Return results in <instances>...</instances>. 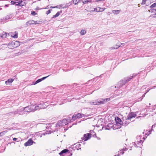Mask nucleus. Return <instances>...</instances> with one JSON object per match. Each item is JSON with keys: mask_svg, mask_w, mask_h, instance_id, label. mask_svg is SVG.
<instances>
[{"mask_svg": "<svg viewBox=\"0 0 156 156\" xmlns=\"http://www.w3.org/2000/svg\"><path fill=\"white\" fill-rule=\"evenodd\" d=\"M7 36V34L5 32H3L2 34L0 35V37L4 38Z\"/></svg>", "mask_w": 156, "mask_h": 156, "instance_id": "f3484780", "label": "nucleus"}, {"mask_svg": "<svg viewBox=\"0 0 156 156\" xmlns=\"http://www.w3.org/2000/svg\"><path fill=\"white\" fill-rule=\"evenodd\" d=\"M51 12V10L50 9V10H49L48 11H47L46 12V13L47 14H48L49 13H50Z\"/></svg>", "mask_w": 156, "mask_h": 156, "instance_id": "a19ab883", "label": "nucleus"}, {"mask_svg": "<svg viewBox=\"0 0 156 156\" xmlns=\"http://www.w3.org/2000/svg\"><path fill=\"white\" fill-rule=\"evenodd\" d=\"M86 32V30H82L80 32V34L81 35H84Z\"/></svg>", "mask_w": 156, "mask_h": 156, "instance_id": "c85d7f7f", "label": "nucleus"}, {"mask_svg": "<svg viewBox=\"0 0 156 156\" xmlns=\"http://www.w3.org/2000/svg\"><path fill=\"white\" fill-rule=\"evenodd\" d=\"M155 87H156V86H154L153 87H151V88H150L149 89H148L146 91V94L147 92H148L151 89H152L153 88H155Z\"/></svg>", "mask_w": 156, "mask_h": 156, "instance_id": "2f4dec72", "label": "nucleus"}, {"mask_svg": "<svg viewBox=\"0 0 156 156\" xmlns=\"http://www.w3.org/2000/svg\"><path fill=\"white\" fill-rule=\"evenodd\" d=\"M122 44H123L121 43V44H120L119 43H117L116 45L113 46V47L112 48V49H117L119 47L121 46V45Z\"/></svg>", "mask_w": 156, "mask_h": 156, "instance_id": "9b49d317", "label": "nucleus"}, {"mask_svg": "<svg viewBox=\"0 0 156 156\" xmlns=\"http://www.w3.org/2000/svg\"><path fill=\"white\" fill-rule=\"evenodd\" d=\"M109 98H107L104 99H102L100 101H93L90 102V104L92 105H99L100 104H104L105 102L107 101H109Z\"/></svg>", "mask_w": 156, "mask_h": 156, "instance_id": "f03ea898", "label": "nucleus"}, {"mask_svg": "<svg viewBox=\"0 0 156 156\" xmlns=\"http://www.w3.org/2000/svg\"><path fill=\"white\" fill-rule=\"evenodd\" d=\"M17 140V139L16 138H14L13 139V140L14 141H16Z\"/></svg>", "mask_w": 156, "mask_h": 156, "instance_id": "c03bdc74", "label": "nucleus"}, {"mask_svg": "<svg viewBox=\"0 0 156 156\" xmlns=\"http://www.w3.org/2000/svg\"><path fill=\"white\" fill-rule=\"evenodd\" d=\"M148 11H149V12H150V10H148Z\"/></svg>", "mask_w": 156, "mask_h": 156, "instance_id": "680f3d73", "label": "nucleus"}, {"mask_svg": "<svg viewBox=\"0 0 156 156\" xmlns=\"http://www.w3.org/2000/svg\"><path fill=\"white\" fill-rule=\"evenodd\" d=\"M63 122L62 121H59L56 124V126L59 127L60 126L63 125Z\"/></svg>", "mask_w": 156, "mask_h": 156, "instance_id": "a211bd4d", "label": "nucleus"}, {"mask_svg": "<svg viewBox=\"0 0 156 156\" xmlns=\"http://www.w3.org/2000/svg\"><path fill=\"white\" fill-rule=\"evenodd\" d=\"M138 6L139 7H140V4H138Z\"/></svg>", "mask_w": 156, "mask_h": 156, "instance_id": "603ef678", "label": "nucleus"}, {"mask_svg": "<svg viewBox=\"0 0 156 156\" xmlns=\"http://www.w3.org/2000/svg\"><path fill=\"white\" fill-rule=\"evenodd\" d=\"M133 77V76H131L130 77L127 78V79H124V80H123V85L125 83L128 82L131 79H132ZM122 84L121 85H120L119 86V87H121L122 86Z\"/></svg>", "mask_w": 156, "mask_h": 156, "instance_id": "0eeeda50", "label": "nucleus"}, {"mask_svg": "<svg viewBox=\"0 0 156 156\" xmlns=\"http://www.w3.org/2000/svg\"><path fill=\"white\" fill-rule=\"evenodd\" d=\"M82 115H84L83 114H82L80 113H78L76 115V118H80L82 117Z\"/></svg>", "mask_w": 156, "mask_h": 156, "instance_id": "393cba45", "label": "nucleus"}, {"mask_svg": "<svg viewBox=\"0 0 156 156\" xmlns=\"http://www.w3.org/2000/svg\"><path fill=\"white\" fill-rule=\"evenodd\" d=\"M129 120H128V119L127 120V119H126V120L124 122L125 123V124H127L128 122V123L130 121H129Z\"/></svg>", "mask_w": 156, "mask_h": 156, "instance_id": "72a5a7b5", "label": "nucleus"}, {"mask_svg": "<svg viewBox=\"0 0 156 156\" xmlns=\"http://www.w3.org/2000/svg\"><path fill=\"white\" fill-rule=\"evenodd\" d=\"M103 9V8H101L100 12H102L104 11V9Z\"/></svg>", "mask_w": 156, "mask_h": 156, "instance_id": "37998d69", "label": "nucleus"}, {"mask_svg": "<svg viewBox=\"0 0 156 156\" xmlns=\"http://www.w3.org/2000/svg\"><path fill=\"white\" fill-rule=\"evenodd\" d=\"M37 83H36V81L35 82H33V83H32V85H35Z\"/></svg>", "mask_w": 156, "mask_h": 156, "instance_id": "a18cd8bd", "label": "nucleus"}, {"mask_svg": "<svg viewBox=\"0 0 156 156\" xmlns=\"http://www.w3.org/2000/svg\"><path fill=\"white\" fill-rule=\"evenodd\" d=\"M34 105L29 106L26 107L24 108L22 107H20L16 111L14 112V114H19L22 115L23 114V111H24L25 112H34Z\"/></svg>", "mask_w": 156, "mask_h": 156, "instance_id": "f257e3e1", "label": "nucleus"}, {"mask_svg": "<svg viewBox=\"0 0 156 156\" xmlns=\"http://www.w3.org/2000/svg\"><path fill=\"white\" fill-rule=\"evenodd\" d=\"M150 8H152V9L155 10V8H156V3H154L152 4Z\"/></svg>", "mask_w": 156, "mask_h": 156, "instance_id": "4be33fe9", "label": "nucleus"}, {"mask_svg": "<svg viewBox=\"0 0 156 156\" xmlns=\"http://www.w3.org/2000/svg\"><path fill=\"white\" fill-rule=\"evenodd\" d=\"M149 133H148V135H149V134L151 133V132L150 131H149Z\"/></svg>", "mask_w": 156, "mask_h": 156, "instance_id": "864d4df0", "label": "nucleus"}, {"mask_svg": "<svg viewBox=\"0 0 156 156\" xmlns=\"http://www.w3.org/2000/svg\"><path fill=\"white\" fill-rule=\"evenodd\" d=\"M14 80V79H9L7 81L5 82V83L6 85H8V83H11Z\"/></svg>", "mask_w": 156, "mask_h": 156, "instance_id": "4468645a", "label": "nucleus"}, {"mask_svg": "<svg viewBox=\"0 0 156 156\" xmlns=\"http://www.w3.org/2000/svg\"><path fill=\"white\" fill-rule=\"evenodd\" d=\"M60 6H61V5L60 6H55V7H52V6H51L50 7V8H59V7Z\"/></svg>", "mask_w": 156, "mask_h": 156, "instance_id": "e433bc0d", "label": "nucleus"}, {"mask_svg": "<svg viewBox=\"0 0 156 156\" xmlns=\"http://www.w3.org/2000/svg\"><path fill=\"white\" fill-rule=\"evenodd\" d=\"M122 82H121V81H120L119 83L120 84H121V83Z\"/></svg>", "mask_w": 156, "mask_h": 156, "instance_id": "5fc2aeb1", "label": "nucleus"}, {"mask_svg": "<svg viewBox=\"0 0 156 156\" xmlns=\"http://www.w3.org/2000/svg\"><path fill=\"white\" fill-rule=\"evenodd\" d=\"M6 132H7V131H4V132H1V133H0V134H1V133H4V132H5V133H6Z\"/></svg>", "mask_w": 156, "mask_h": 156, "instance_id": "3c124183", "label": "nucleus"}, {"mask_svg": "<svg viewBox=\"0 0 156 156\" xmlns=\"http://www.w3.org/2000/svg\"><path fill=\"white\" fill-rule=\"evenodd\" d=\"M136 114L133 112H131L127 116V120H130L133 117L136 116Z\"/></svg>", "mask_w": 156, "mask_h": 156, "instance_id": "39448f33", "label": "nucleus"}, {"mask_svg": "<svg viewBox=\"0 0 156 156\" xmlns=\"http://www.w3.org/2000/svg\"><path fill=\"white\" fill-rule=\"evenodd\" d=\"M12 17V16L11 14L7 15L5 17V19H4V18L2 20V21H3V22L5 21V20H7L9 19H10Z\"/></svg>", "mask_w": 156, "mask_h": 156, "instance_id": "ddd939ff", "label": "nucleus"}, {"mask_svg": "<svg viewBox=\"0 0 156 156\" xmlns=\"http://www.w3.org/2000/svg\"><path fill=\"white\" fill-rule=\"evenodd\" d=\"M146 94V93H145V94H143L142 96V98L140 99V101H141L142 100V99H143V97H144L145 96V94Z\"/></svg>", "mask_w": 156, "mask_h": 156, "instance_id": "79ce46f5", "label": "nucleus"}, {"mask_svg": "<svg viewBox=\"0 0 156 156\" xmlns=\"http://www.w3.org/2000/svg\"><path fill=\"white\" fill-rule=\"evenodd\" d=\"M127 150V149L125 148H123V149H122L121 151H120V154H123L124 153V152L123 151H126Z\"/></svg>", "mask_w": 156, "mask_h": 156, "instance_id": "a878e982", "label": "nucleus"}, {"mask_svg": "<svg viewBox=\"0 0 156 156\" xmlns=\"http://www.w3.org/2000/svg\"><path fill=\"white\" fill-rule=\"evenodd\" d=\"M120 153H119L118 154V155L119 156V155H120Z\"/></svg>", "mask_w": 156, "mask_h": 156, "instance_id": "6e6d98bb", "label": "nucleus"}, {"mask_svg": "<svg viewBox=\"0 0 156 156\" xmlns=\"http://www.w3.org/2000/svg\"><path fill=\"white\" fill-rule=\"evenodd\" d=\"M154 125H153L152 126V128H153V127H154Z\"/></svg>", "mask_w": 156, "mask_h": 156, "instance_id": "4d7b16f0", "label": "nucleus"}, {"mask_svg": "<svg viewBox=\"0 0 156 156\" xmlns=\"http://www.w3.org/2000/svg\"><path fill=\"white\" fill-rule=\"evenodd\" d=\"M112 12L113 13L115 14H117L119 13L120 11L119 10H113Z\"/></svg>", "mask_w": 156, "mask_h": 156, "instance_id": "5701e85b", "label": "nucleus"}, {"mask_svg": "<svg viewBox=\"0 0 156 156\" xmlns=\"http://www.w3.org/2000/svg\"><path fill=\"white\" fill-rule=\"evenodd\" d=\"M59 15H60L59 12H57V13L55 15H54L53 16V17H52V18H55V17H57Z\"/></svg>", "mask_w": 156, "mask_h": 156, "instance_id": "7c9ffc66", "label": "nucleus"}, {"mask_svg": "<svg viewBox=\"0 0 156 156\" xmlns=\"http://www.w3.org/2000/svg\"><path fill=\"white\" fill-rule=\"evenodd\" d=\"M15 1L16 5L20 6H23V4H22L23 1L22 0H16Z\"/></svg>", "mask_w": 156, "mask_h": 156, "instance_id": "6e6552de", "label": "nucleus"}, {"mask_svg": "<svg viewBox=\"0 0 156 156\" xmlns=\"http://www.w3.org/2000/svg\"><path fill=\"white\" fill-rule=\"evenodd\" d=\"M11 4H12V5L15 4L16 5V3H15V0L14 1H12L11 2Z\"/></svg>", "mask_w": 156, "mask_h": 156, "instance_id": "ea45409f", "label": "nucleus"}, {"mask_svg": "<svg viewBox=\"0 0 156 156\" xmlns=\"http://www.w3.org/2000/svg\"><path fill=\"white\" fill-rule=\"evenodd\" d=\"M38 105L39 106V108H40V109L42 108L44 109L45 108V107H44V103L43 102H42L40 104Z\"/></svg>", "mask_w": 156, "mask_h": 156, "instance_id": "aec40b11", "label": "nucleus"}, {"mask_svg": "<svg viewBox=\"0 0 156 156\" xmlns=\"http://www.w3.org/2000/svg\"><path fill=\"white\" fill-rule=\"evenodd\" d=\"M31 14L34 16H35L37 14V13L35 11H33L31 12Z\"/></svg>", "mask_w": 156, "mask_h": 156, "instance_id": "c9c22d12", "label": "nucleus"}, {"mask_svg": "<svg viewBox=\"0 0 156 156\" xmlns=\"http://www.w3.org/2000/svg\"><path fill=\"white\" fill-rule=\"evenodd\" d=\"M49 76V75H48V76H47L44 77H43L41 79H39L38 80H37L36 81V83H39L42 80L45 79L46 78L48 77Z\"/></svg>", "mask_w": 156, "mask_h": 156, "instance_id": "dca6fc26", "label": "nucleus"}, {"mask_svg": "<svg viewBox=\"0 0 156 156\" xmlns=\"http://www.w3.org/2000/svg\"><path fill=\"white\" fill-rule=\"evenodd\" d=\"M20 45V43L18 41H13L8 44V48H15L18 47Z\"/></svg>", "mask_w": 156, "mask_h": 156, "instance_id": "7ed1b4c3", "label": "nucleus"}, {"mask_svg": "<svg viewBox=\"0 0 156 156\" xmlns=\"http://www.w3.org/2000/svg\"><path fill=\"white\" fill-rule=\"evenodd\" d=\"M76 117V115H73V116H72V119H73V120H75L76 118H77Z\"/></svg>", "mask_w": 156, "mask_h": 156, "instance_id": "473e14b6", "label": "nucleus"}, {"mask_svg": "<svg viewBox=\"0 0 156 156\" xmlns=\"http://www.w3.org/2000/svg\"><path fill=\"white\" fill-rule=\"evenodd\" d=\"M132 144L133 145H134L136 146L137 147V144H136V142H133L132 143Z\"/></svg>", "mask_w": 156, "mask_h": 156, "instance_id": "58836bf2", "label": "nucleus"}, {"mask_svg": "<svg viewBox=\"0 0 156 156\" xmlns=\"http://www.w3.org/2000/svg\"><path fill=\"white\" fill-rule=\"evenodd\" d=\"M105 0H97L96 2H98L101 1H104Z\"/></svg>", "mask_w": 156, "mask_h": 156, "instance_id": "8fccbe9b", "label": "nucleus"}, {"mask_svg": "<svg viewBox=\"0 0 156 156\" xmlns=\"http://www.w3.org/2000/svg\"><path fill=\"white\" fill-rule=\"evenodd\" d=\"M146 1L147 0H143L142 2L141 3V5H143L145 4L146 3Z\"/></svg>", "mask_w": 156, "mask_h": 156, "instance_id": "f704fd0d", "label": "nucleus"}, {"mask_svg": "<svg viewBox=\"0 0 156 156\" xmlns=\"http://www.w3.org/2000/svg\"><path fill=\"white\" fill-rule=\"evenodd\" d=\"M38 23L37 21H34V23L35 24H38Z\"/></svg>", "mask_w": 156, "mask_h": 156, "instance_id": "49530a36", "label": "nucleus"}, {"mask_svg": "<svg viewBox=\"0 0 156 156\" xmlns=\"http://www.w3.org/2000/svg\"><path fill=\"white\" fill-rule=\"evenodd\" d=\"M33 141L29 139L25 143L24 145L26 146L32 145L33 144Z\"/></svg>", "mask_w": 156, "mask_h": 156, "instance_id": "1a4fd4ad", "label": "nucleus"}, {"mask_svg": "<svg viewBox=\"0 0 156 156\" xmlns=\"http://www.w3.org/2000/svg\"><path fill=\"white\" fill-rule=\"evenodd\" d=\"M91 0H83V3L84 4H86L88 2H90Z\"/></svg>", "mask_w": 156, "mask_h": 156, "instance_id": "cd10ccee", "label": "nucleus"}, {"mask_svg": "<svg viewBox=\"0 0 156 156\" xmlns=\"http://www.w3.org/2000/svg\"><path fill=\"white\" fill-rule=\"evenodd\" d=\"M80 0H73V3L74 4H76L80 2Z\"/></svg>", "mask_w": 156, "mask_h": 156, "instance_id": "c756f323", "label": "nucleus"}, {"mask_svg": "<svg viewBox=\"0 0 156 156\" xmlns=\"http://www.w3.org/2000/svg\"><path fill=\"white\" fill-rule=\"evenodd\" d=\"M101 9V8L99 7H96L94 9V11H96V12H100Z\"/></svg>", "mask_w": 156, "mask_h": 156, "instance_id": "bb28decb", "label": "nucleus"}, {"mask_svg": "<svg viewBox=\"0 0 156 156\" xmlns=\"http://www.w3.org/2000/svg\"><path fill=\"white\" fill-rule=\"evenodd\" d=\"M91 137V134L89 133H87L84 135L82 139L84 141L87 140L89 139Z\"/></svg>", "mask_w": 156, "mask_h": 156, "instance_id": "423d86ee", "label": "nucleus"}, {"mask_svg": "<svg viewBox=\"0 0 156 156\" xmlns=\"http://www.w3.org/2000/svg\"><path fill=\"white\" fill-rule=\"evenodd\" d=\"M141 136H137L136 137L137 141L136 142L137 143V147H140L141 144L142 143V140H141Z\"/></svg>", "mask_w": 156, "mask_h": 156, "instance_id": "20e7f679", "label": "nucleus"}, {"mask_svg": "<svg viewBox=\"0 0 156 156\" xmlns=\"http://www.w3.org/2000/svg\"><path fill=\"white\" fill-rule=\"evenodd\" d=\"M16 54H17V55H20L21 54V53L20 52H19L18 53Z\"/></svg>", "mask_w": 156, "mask_h": 156, "instance_id": "09e8293b", "label": "nucleus"}, {"mask_svg": "<svg viewBox=\"0 0 156 156\" xmlns=\"http://www.w3.org/2000/svg\"><path fill=\"white\" fill-rule=\"evenodd\" d=\"M154 125H153L152 126V128H153V127H154Z\"/></svg>", "mask_w": 156, "mask_h": 156, "instance_id": "13d9d810", "label": "nucleus"}, {"mask_svg": "<svg viewBox=\"0 0 156 156\" xmlns=\"http://www.w3.org/2000/svg\"><path fill=\"white\" fill-rule=\"evenodd\" d=\"M155 11H156V8H155Z\"/></svg>", "mask_w": 156, "mask_h": 156, "instance_id": "bf43d9fd", "label": "nucleus"}, {"mask_svg": "<svg viewBox=\"0 0 156 156\" xmlns=\"http://www.w3.org/2000/svg\"><path fill=\"white\" fill-rule=\"evenodd\" d=\"M34 23V21L33 20H30L26 23V25L27 26H28L31 25L33 24Z\"/></svg>", "mask_w": 156, "mask_h": 156, "instance_id": "9d476101", "label": "nucleus"}, {"mask_svg": "<svg viewBox=\"0 0 156 156\" xmlns=\"http://www.w3.org/2000/svg\"><path fill=\"white\" fill-rule=\"evenodd\" d=\"M150 16L151 17H156V14H152V15H151Z\"/></svg>", "mask_w": 156, "mask_h": 156, "instance_id": "4c0bfd02", "label": "nucleus"}, {"mask_svg": "<svg viewBox=\"0 0 156 156\" xmlns=\"http://www.w3.org/2000/svg\"><path fill=\"white\" fill-rule=\"evenodd\" d=\"M68 119H63L62 120V121L63 122V125H66V124H68L69 123Z\"/></svg>", "mask_w": 156, "mask_h": 156, "instance_id": "6ab92c4d", "label": "nucleus"}, {"mask_svg": "<svg viewBox=\"0 0 156 156\" xmlns=\"http://www.w3.org/2000/svg\"><path fill=\"white\" fill-rule=\"evenodd\" d=\"M115 121L117 124H121L122 123V121L121 119L117 117L116 119H115Z\"/></svg>", "mask_w": 156, "mask_h": 156, "instance_id": "2eb2a0df", "label": "nucleus"}, {"mask_svg": "<svg viewBox=\"0 0 156 156\" xmlns=\"http://www.w3.org/2000/svg\"><path fill=\"white\" fill-rule=\"evenodd\" d=\"M17 33L15 32L13 34H12L11 35V36L12 37H13L14 38H16L17 37Z\"/></svg>", "mask_w": 156, "mask_h": 156, "instance_id": "412c9836", "label": "nucleus"}, {"mask_svg": "<svg viewBox=\"0 0 156 156\" xmlns=\"http://www.w3.org/2000/svg\"><path fill=\"white\" fill-rule=\"evenodd\" d=\"M72 154H71V156L72 155Z\"/></svg>", "mask_w": 156, "mask_h": 156, "instance_id": "052dcab7", "label": "nucleus"}, {"mask_svg": "<svg viewBox=\"0 0 156 156\" xmlns=\"http://www.w3.org/2000/svg\"><path fill=\"white\" fill-rule=\"evenodd\" d=\"M45 135V134L44 133H43L41 134V135L40 136V137H41L42 136H44V135Z\"/></svg>", "mask_w": 156, "mask_h": 156, "instance_id": "de8ad7c7", "label": "nucleus"}, {"mask_svg": "<svg viewBox=\"0 0 156 156\" xmlns=\"http://www.w3.org/2000/svg\"><path fill=\"white\" fill-rule=\"evenodd\" d=\"M34 112L36 110L40 109V108H39V106L38 105H37L36 106H34Z\"/></svg>", "mask_w": 156, "mask_h": 156, "instance_id": "b1692460", "label": "nucleus"}, {"mask_svg": "<svg viewBox=\"0 0 156 156\" xmlns=\"http://www.w3.org/2000/svg\"><path fill=\"white\" fill-rule=\"evenodd\" d=\"M69 151L67 149H64L61 151L60 153L59 154L62 155H65Z\"/></svg>", "mask_w": 156, "mask_h": 156, "instance_id": "f8f14e48", "label": "nucleus"}]
</instances>
